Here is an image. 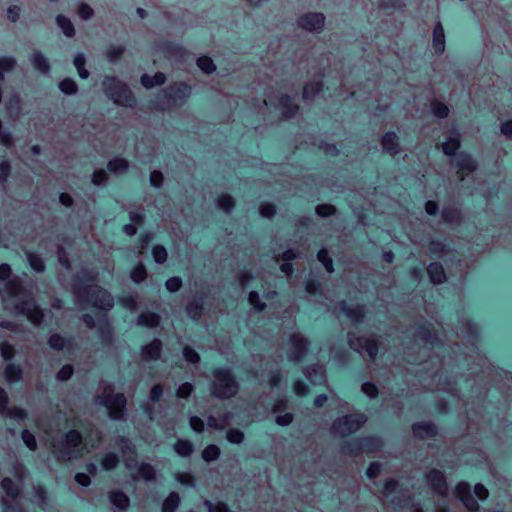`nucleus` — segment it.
<instances>
[{"label": "nucleus", "instance_id": "1", "mask_svg": "<svg viewBox=\"0 0 512 512\" xmlns=\"http://www.w3.org/2000/svg\"><path fill=\"white\" fill-rule=\"evenodd\" d=\"M2 299L4 309L10 313L16 315L24 314L34 325H39L42 322L43 313L18 285L11 283Z\"/></svg>", "mask_w": 512, "mask_h": 512}, {"label": "nucleus", "instance_id": "2", "mask_svg": "<svg viewBox=\"0 0 512 512\" xmlns=\"http://www.w3.org/2000/svg\"><path fill=\"white\" fill-rule=\"evenodd\" d=\"M192 88L185 82H175L161 89L152 100L153 107L158 111H168L181 107L190 97Z\"/></svg>", "mask_w": 512, "mask_h": 512}, {"label": "nucleus", "instance_id": "3", "mask_svg": "<svg viewBox=\"0 0 512 512\" xmlns=\"http://www.w3.org/2000/svg\"><path fill=\"white\" fill-rule=\"evenodd\" d=\"M102 89L106 97L118 106L131 109L137 106V100L131 89L117 76H105Z\"/></svg>", "mask_w": 512, "mask_h": 512}, {"label": "nucleus", "instance_id": "4", "mask_svg": "<svg viewBox=\"0 0 512 512\" xmlns=\"http://www.w3.org/2000/svg\"><path fill=\"white\" fill-rule=\"evenodd\" d=\"M239 386L234 377L227 369H216L213 371V380L210 383L211 394L218 399H229L234 397Z\"/></svg>", "mask_w": 512, "mask_h": 512}, {"label": "nucleus", "instance_id": "5", "mask_svg": "<svg viewBox=\"0 0 512 512\" xmlns=\"http://www.w3.org/2000/svg\"><path fill=\"white\" fill-rule=\"evenodd\" d=\"M365 422L363 414L338 417L331 426V433L336 437H346L358 431Z\"/></svg>", "mask_w": 512, "mask_h": 512}, {"label": "nucleus", "instance_id": "6", "mask_svg": "<svg viewBox=\"0 0 512 512\" xmlns=\"http://www.w3.org/2000/svg\"><path fill=\"white\" fill-rule=\"evenodd\" d=\"M96 402L107 408L111 419L119 420L123 418L126 407V398L123 394L112 395L107 393L99 396Z\"/></svg>", "mask_w": 512, "mask_h": 512}, {"label": "nucleus", "instance_id": "7", "mask_svg": "<svg viewBox=\"0 0 512 512\" xmlns=\"http://www.w3.org/2000/svg\"><path fill=\"white\" fill-rule=\"evenodd\" d=\"M297 25L308 32L319 33L325 25V16L318 12L305 13L297 19Z\"/></svg>", "mask_w": 512, "mask_h": 512}, {"label": "nucleus", "instance_id": "8", "mask_svg": "<svg viewBox=\"0 0 512 512\" xmlns=\"http://www.w3.org/2000/svg\"><path fill=\"white\" fill-rule=\"evenodd\" d=\"M454 496L471 512H478L480 504L470 492V485L465 481L459 482L454 488Z\"/></svg>", "mask_w": 512, "mask_h": 512}, {"label": "nucleus", "instance_id": "9", "mask_svg": "<svg viewBox=\"0 0 512 512\" xmlns=\"http://www.w3.org/2000/svg\"><path fill=\"white\" fill-rule=\"evenodd\" d=\"M125 466L131 471V475L134 479L142 478L146 481L155 479L156 473L153 466L150 464H138L135 458H128L125 459Z\"/></svg>", "mask_w": 512, "mask_h": 512}, {"label": "nucleus", "instance_id": "10", "mask_svg": "<svg viewBox=\"0 0 512 512\" xmlns=\"http://www.w3.org/2000/svg\"><path fill=\"white\" fill-rule=\"evenodd\" d=\"M88 303L100 309H109L113 306V299L108 292L99 287H89L86 291Z\"/></svg>", "mask_w": 512, "mask_h": 512}, {"label": "nucleus", "instance_id": "11", "mask_svg": "<svg viewBox=\"0 0 512 512\" xmlns=\"http://www.w3.org/2000/svg\"><path fill=\"white\" fill-rule=\"evenodd\" d=\"M349 344L352 348L359 352L361 349H364L371 360H374L377 355L378 345L374 339L350 336Z\"/></svg>", "mask_w": 512, "mask_h": 512}, {"label": "nucleus", "instance_id": "12", "mask_svg": "<svg viewBox=\"0 0 512 512\" xmlns=\"http://www.w3.org/2000/svg\"><path fill=\"white\" fill-rule=\"evenodd\" d=\"M426 480L432 489L438 495L445 496L448 492V486L443 473L439 470L433 469L426 474Z\"/></svg>", "mask_w": 512, "mask_h": 512}, {"label": "nucleus", "instance_id": "13", "mask_svg": "<svg viewBox=\"0 0 512 512\" xmlns=\"http://www.w3.org/2000/svg\"><path fill=\"white\" fill-rule=\"evenodd\" d=\"M380 144L384 153L390 156H396L400 153L399 137L394 131L386 132L380 140Z\"/></svg>", "mask_w": 512, "mask_h": 512}, {"label": "nucleus", "instance_id": "14", "mask_svg": "<svg viewBox=\"0 0 512 512\" xmlns=\"http://www.w3.org/2000/svg\"><path fill=\"white\" fill-rule=\"evenodd\" d=\"M455 166L459 171L473 173L478 169V162L470 153L461 151L455 158Z\"/></svg>", "mask_w": 512, "mask_h": 512}, {"label": "nucleus", "instance_id": "15", "mask_svg": "<svg viewBox=\"0 0 512 512\" xmlns=\"http://www.w3.org/2000/svg\"><path fill=\"white\" fill-rule=\"evenodd\" d=\"M461 147V138L458 130L453 129L448 139L442 143L441 149L446 156L457 157L458 150Z\"/></svg>", "mask_w": 512, "mask_h": 512}, {"label": "nucleus", "instance_id": "16", "mask_svg": "<svg viewBox=\"0 0 512 512\" xmlns=\"http://www.w3.org/2000/svg\"><path fill=\"white\" fill-rule=\"evenodd\" d=\"M162 343L158 339H154L151 343L141 348L140 356L145 362L156 361L160 359Z\"/></svg>", "mask_w": 512, "mask_h": 512}, {"label": "nucleus", "instance_id": "17", "mask_svg": "<svg viewBox=\"0 0 512 512\" xmlns=\"http://www.w3.org/2000/svg\"><path fill=\"white\" fill-rule=\"evenodd\" d=\"M432 47L435 54L441 55L445 51V32L440 20L435 22L432 32Z\"/></svg>", "mask_w": 512, "mask_h": 512}, {"label": "nucleus", "instance_id": "18", "mask_svg": "<svg viewBox=\"0 0 512 512\" xmlns=\"http://www.w3.org/2000/svg\"><path fill=\"white\" fill-rule=\"evenodd\" d=\"M279 104L282 108V117L286 120L294 118L299 110V106L295 103V97L288 94L281 95Z\"/></svg>", "mask_w": 512, "mask_h": 512}, {"label": "nucleus", "instance_id": "19", "mask_svg": "<svg viewBox=\"0 0 512 512\" xmlns=\"http://www.w3.org/2000/svg\"><path fill=\"white\" fill-rule=\"evenodd\" d=\"M413 434L419 439H430L436 436L437 430L431 423H418L413 425Z\"/></svg>", "mask_w": 512, "mask_h": 512}, {"label": "nucleus", "instance_id": "20", "mask_svg": "<svg viewBox=\"0 0 512 512\" xmlns=\"http://www.w3.org/2000/svg\"><path fill=\"white\" fill-rule=\"evenodd\" d=\"M166 79V75L163 72H156L153 76L145 73L141 75L140 83L146 89H152L155 86L163 85Z\"/></svg>", "mask_w": 512, "mask_h": 512}, {"label": "nucleus", "instance_id": "21", "mask_svg": "<svg viewBox=\"0 0 512 512\" xmlns=\"http://www.w3.org/2000/svg\"><path fill=\"white\" fill-rule=\"evenodd\" d=\"M107 170L113 174H124L128 171L130 163L127 159L122 157H114L108 161Z\"/></svg>", "mask_w": 512, "mask_h": 512}, {"label": "nucleus", "instance_id": "22", "mask_svg": "<svg viewBox=\"0 0 512 512\" xmlns=\"http://www.w3.org/2000/svg\"><path fill=\"white\" fill-rule=\"evenodd\" d=\"M31 64L35 70L42 74H49L51 70L48 59L40 51H35L32 54Z\"/></svg>", "mask_w": 512, "mask_h": 512}, {"label": "nucleus", "instance_id": "23", "mask_svg": "<svg viewBox=\"0 0 512 512\" xmlns=\"http://www.w3.org/2000/svg\"><path fill=\"white\" fill-rule=\"evenodd\" d=\"M441 217L446 224H460L462 222V212L456 207H444L441 211Z\"/></svg>", "mask_w": 512, "mask_h": 512}, {"label": "nucleus", "instance_id": "24", "mask_svg": "<svg viewBox=\"0 0 512 512\" xmlns=\"http://www.w3.org/2000/svg\"><path fill=\"white\" fill-rule=\"evenodd\" d=\"M306 341L300 335H293L290 338V350L295 359H299L300 356L306 351Z\"/></svg>", "mask_w": 512, "mask_h": 512}, {"label": "nucleus", "instance_id": "25", "mask_svg": "<svg viewBox=\"0 0 512 512\" xmlns=\"http://www.w3.org/2000/svg\"><path fill=\"white\" fill-rule=\"evenodd\" d=\"M21 97L17 93H12L6 102V110L13 118H18L21 113Z\"/></svg>", "mask_w": 512, "mask_h": 512}, {"label": "nucleus", "instance_id": "26", "mask_svg": "<svg viewBox=\"0 0 512 512\" xmlns=\"http://www.w3.org/2000/svg\"><path fill=\"white\" fill-rule=\"evenodd\" d=\"M427 271L431 282L434 284H441L446 280L445 271L439 263H431Z\"/></svg>", "mask_w": 512, "mask_h": 512}, {"label": "nucleus", "instance_id": "27", "mask_svg": "<svg viewBox=\"0 0 512 512\" xmlns=\"http://www.w3.org/2000/svg\"><path fill=\"white\" fill-rule=\"evenodd\" d=\"M56 24L66 37L72 38L75 36L74 25L68 17L62 14L57 15Z\"/></svg>", "mask_w": 512, "mask_h": 512}, {"label": "nucleus", "instance_id": "28", "mask_svg": "<svg viewBox=\"0 0 512 512\" xmlns=\"http://www.w3.org/2000/svg\"><path fill=\"white\" fill-rule=\"evenodd\" d=\"M323 89V82L321 80L311 81L303 88V99L310 100L318 95Z\"/></svg>", "mask_w": 512, "mask_h": 512}, {"label": "nucleus", "instance_id": "29", "mask_svg": "<svg viewBox=\"0 0 512 512\" xmlns=\"http://www.w3.org/2000/svg\"><path fill=\"white\" fill-rule=\"evenodd\" d=\"M430 109L433 116L439 119L447 118L450 113L449 107L437 99H433L430 102Z\"/></svg>", "mask_w": 512, "mask_h": 512}, {"label": "nucleus", "instance_id": "30", "mask_svg": "<svg viewBox=\"0 0 512 512\" xmlns=\"http://www.w3.org/2000/svg\"><path fill=\"white\" fill-rule=\"evenodd\" d=\"M216 204L218 208L229 214L235 207V200L229 194H222L217 198Z\"/></svg>", "mask_w": 512, "mask_h": 512}, {"label": "nucleus", "instance_id": "31", "mask_svg": "<svg viewBox=\"0 0 512 512\" xmlns=\"http://www.w3.org/2000/svg\"><path fill=\"white\" fill-rule=\"evenodd\" d=\"M86 57L83 53H77L74 56L73 64L77 69L78 75L81 79H87L90 75L89 71L85 68Z\"/></svg>", "mask_w": 512, "mask_h": 512}, {"label": "nucleus", "instance_id": "32", "mask_svg": "<svg viewBox=\"0 0 512 512\" xmlns=\"http://www.w3.org/2000/svg\"><path fill=\"white\" fill-rule=\"evenodd\" d=\"M160 322V318L155 313H143L138 317L137 324L140 326H145L149 328H153L158 326Z\"/></svg>", "mask_w": 512, "mask_h": 512}, {"label": "nucleus", "instance_id": "33", "mask_svg": "<svg viewBox=\"0 0 512 512\" xmlns=\"http://www.w3.org/2000/svg\"><path fill=\"white\" fill-rule=\"evenodd\" d=\"M124 52H125V47L123 45H119V46L110 45V46H108L105 55H106L108 62L111 64H114L122 57Z\"/></svg>", "mask_w": 512, "mask_h": 512}, {"label": "nucleus", "instance_id": "34", "mask_svg": "<svg viewBox=\"0 0 512 512\" xmlns=\"http://www.w3.org/2000/svg\"><path fill=\"white\" fill-rule=\"evenodd\" d=\"M174 450L181 457H189L194 448L190 441L179 439L174 445Z\"/></svg>", "mask_w": 512, "mask_h": 512}, {"label": "nucleus", "instance_id": "35", "mask_svg": "<svg viewBox=\"0 0 512 512\" xmlns=\"http://www.w3.org/2000/svg\"><path fill=\"white\" fill-rule=\"evenodd\" d=\"M59 90L65 95H74L78 91V85L72 78H65L58 84Z\"/></svg>", "mask_w": 512, "mask_h": 512}, {"label": "nucleus", "instance_id": "36", "mask_svg": "<svg viewBox=\"0 0 512 512\" xmlns=\"http://www.w3.org/2000/svg\"><path fill=\"white\" fill-rule=\"evenodd\" d=\"M180 504V497L177 493L172 492L169 496L164 500L162 505L163 512H175Z\"/></svg>", "mask_w": 512, "mask_h": 512}, {"label": "nucleus", "instance_id": "37", "mask_svg": "<svg viewBox=\"0 0 512 512\" xmlns=\"http://www.w3.org/2000/svg\"><path fill=\"white\" fill-rule=\"evenodd\" d=\"M1 487L12 499L17 498L20 495L19 487L10 478H4L1 482Z\"/></svg>", "mask_w": 512, "mask_h": 512}, {"label": "nucleus", "instance_id": "38", "mask_svg": "<svg viewBox=\"0 0 512 512\" xmlns=\"http://www.w3.org/2000/svg\"><path fill=\"white\" fill-rule=\"evenodd\" d=\"M110 500L116 508L121 510L129 506V498L122 492L111 493Z\"/></svg>", "mask_w": 512, "mask_h": 512}, {"label": "nucleus", "instance_id": "39", "mask_svg": "<svg viewBox=\"0 0 512 512\" xmlns=\"http://www.w3.org/2000/svg\"><path fill=\"white\" fill-rule=\"evenodd\" d=\"M197 66L202 72L209 75L216 70V65L213 60L208 56H201L197 59Z\"/></svg>", "mask_w": 512, "mask_h": 512}, {"label": "nucleus", "instance_id": "40", "mask_svg": "<svg viewBox=\"0 0 512 512\" xmlns=\"http://www.w3.org/2000/svg\"><path fill=\"white\" fill-rule=\"evenodd\" d=\"M336 207L329 203L318 204L315 207V213L321 218H327L336 214Z\"/></svg>", "mask_w": 512, "mask_h": 512}, {"label": "nucleus", "instance_id": "41", "mask_svg": "<svg viewBox=\"0 0 512 512\" xmlns=\"http://www.w3.org/2000/svg\"><path fill=\"white\" fill-rule=\"evenodd\" d=\"M5 376L9 382H17L22 377V370L19 366L14 364L7 365L5 369Z\"/></svg>", "mask_w": 512, "mask_h": 512}, {"label": "nucleus", "instance_id": "42", "mask_svg": "<svg viewBox=\"0 0 512 512\" xmlns=\"http://www.w3.org/2000/svg\"><path fill=\"white\" fill-rule=\"evenodd\" d=\"M80 442L81 435L77 431L71 430L65 436L64 449L68 450L70 448L77 447L80 444Z\"/></svg>", "mask_w": 512, "mask_h": 512}, {"label": "nucleus", "instance_id": "43", "mask_svg": "<svg viewBox=\"0 0 512 512\" xmlns=\"http://www.w3.org/2000/svg\"><path fill=\"white\" fill-rule=\"evenodd\" d=\"M226 439L229 443L231 444H242L244 442V439H245V435H244V432L241 431L240 429H229L227 432H226Z\"/></svg>", "mask_w": 512, "mask_h": 512}, {"label": "nucleus", "instance_id": "44", "mask_svg": "<svg viewBox=\"0 0 512 512\" xmlns=\"http://www.w3.org/2000/svg\"><path fill=\"white\" fill-rule=\"evenodd\" d=\"M107 179H108V176L104 169H98V170L94 171L91 176L92 184L97 187H106Z\"/></svg>", "mask_w": 512, "mask_h": 512}, {"label": "nucleus", "instance_id": "45", "mask_svg": "<svg viewBox=\"0 0 512 512\" xmlns=\"http://www.w3.org/2000/svg\"><path fill=\"white\" fill-rule=\"evenodd\" d=\"M220 456V449L216 445H208L202 452V458L206 462L215 461Z\"/></svg>", "mask_w": 512, "mask_h": 512}, {"label": "nucleus", "instance_id": "46", "mask_svg": "<svg viewBox=\"0 0 512 512\" xmlns=\"http://www.w3.org/2000/svg\"><path fill=\"white\" fill-rule=\"evenodd\" d=\"M118 446L121 449L122 454L124 456H127L126 459L135 458L134 457V455H135L134 447L132 446L131 442L128 439L120 438L118 440Z\"/></svg>", "mask_w": 512, "mask_h": 512}, {"label": "nucleus", "instance_id": "47", "mask_svg": "<svg viewBox=\"0 0 512 512\" xmlns=\"http://www.w3.org/2000/svg\"><path fill=\"white\" fill-rule=\"evenodd\" d=\"M3 415H6L12 419L24 420L28 417V413L25 409L20 407L8 408Z\"/></svg>", "mask_w": 512, "mask_h": 512}, {"label": "nucleus", "instance_id": "48", "mask_svg": "<svg viewBox=\"0 0 512 512\" xmlns=\"http://www.w3.org/2000/svg\"><path fill=\"white\" fill-rule=\"evenodd\" d=\"M17 65L16 59L12 56L0 57V71L6 73L12 71Z\"/></svg>", "mask_w": 512, "mask_h": 512}, {"label": "nucleus", "instance_id": "49", "mask_svg": "<svg viewBox=\"0 0 512 512\" xmlns=\"http://www.w3.org/2000/svg\"><path fill=\"white\" fill-rule=\"evenodd\" d=\"M118 457L114 453H107L104 455L101 465L105 470H112L118 464Z\"/></svg>", "mask_w": 512, "mask_h": 512}, {"label": "nucleus", "instance_id": "50", "mask_svg": "<svg viewBox=\"0 0 512 512\" xmlns=\"http://www.w3.org/2000/svg\"><path fill=\"white\" fill-rule=\"evenodd\" d=\"M259 213L262 217L271 219L276 214V206L273 203H262L259 207Z\"/></svg>", "mask_w": 512, "mask_h": 512}, {"label": "nucleus", "instance_id": "51", "mask_svg": "<svg viewBox=\"0 0 512 512\" xmlns=\"http://www.w3.org/2000/svg\"><path fill=\"white\" fill-rule=\"evenodd\" d=\"M21 438L24 444L32 451L36 450L37 442L35 436L28 430H23L21 433Z\"/></svg>", "mask_w": 512, "mask_h": 512}, {"label": "nucleus", "instance_id": "52", "mask_svg": "<svg viewBox=\"0 0 512 512\" xmlns=\"http://www.w3.org/2000/svg\"><path fill=\"white\" fill-rule=\"evenodd\" d=\"M154 239V234L152 232H144L143 234H141V236L139 237V248H140V253H143L145 250H147L150 246V243L152 242V240Z\"/></svg>", "mask_w": 512, "mask_h": 512}, {"label": "nucleus", "instance_id": "53", "mask_svg": "<svg viewBox=\"0 0 512 512\" xmlns=\"http://www.w3.org/2000/svg\"><path fill=\"white\" fill-rule=\"evenodd\" d=\"M11 174V165L8 161L0 162V184L4 185L7 183L8 178Z\"/></svg>", "mask_w": 512, "mask_h": 512}, {"label": "nucleus", "instance_id": "54", "mask_svg": "<svg viewBox=\"0 0 512 512\" xmlns=\"http://www.w3.org/2000/svg\"><path fill=\"white\" fill-rule=\"evenodd\" d=\"M175 479L182 485L194 486L193 476L188 472H177L175 473Z\"/></svg>", "mask_w": 512, "mask_h": 512}, {"label": "nucleus", "instance_id": "55", "mask_svg": "<svg viewBox=\"0 0 512 512\" xmlns=\"http://www.w3.org/2000/svg\"><path fill=\"white\" fill-rule=\"evenodd\" d=\"M342 310L345 312V314L354 322H359L362 320L364 314L362 309H352V308H346L345 306L342 307Z\"/></svg>", "mask_w": 512, "mask_h": 512}, {"label": "nucleus", "instance_id": "56", "mask_svg": "<svg viewBox=\"0 0 512 512\" xmlns=\"http://www.w3.org/2000/svg\"><path fill=\"white\" fill-rule=\"evenodd\" d=\"M129 219L133 224L142 225L145 222V213L143 210L129 211Z\"/></svg>", "mask_w": 512, "mask_h": 512}, {"label": "nucleus", "instance_id": "57", "mask_svg": "<svg viewBox=\"0 0 512 512\" xmlns=\"http://www.w3.org/2000/svg\"><path fill=\"white\" fill-rule=\"evenodd\" d=\"M473 493L480 501H485L489 497L488 489L481 483H477L474 486Z\"/></svg>", "mask_w": 512, "mask_h": 512}, {"label": "nucleus", "instance_id": "58", "mask_svg": "<svg viewBox=\"0 0 512 512\" xmlns=\"http://www.w3.org/2000/svg\"><path fill=\"white\" fill-rule=\"evenodd\" d=\"M193 392V385L191 383H183L176 390V396L178 398H188Z\"/></svg>", "mask_w": 512, "mask_h": 512}, {"label": "nucleus", "instance_id": "59", "mask_svg": "<svg viewBox=\"0 0 512 512\" xmlns=\"http://www.w3.org/2000/svg\"><path fill=\"white\" fill-rule=\"evenodd\" d=\"M183 356L185 358L186 361L190 362V363H198L200 361V356L199 354L192 348L186 346L184 347L183 349Z\"/></svg>", "mask_w": 512, "mask_h": 512}, {"label": "nucleus", "instance_id": "60", "mask_svg": "<svg viewBox=\"0 0 512 512\" xmlns=\"http://www.w3.org/2000/svg\"><path fill=\"white\" fill-rule=\"evenodd\" d=\"M163 395V387L160 384H154L149 393V400L153 403L159 402Z\"/></svg>", "mask_w": 512, "mask_h": 512}, {"label": "nucleus", "instance_id": "61", "mask_svg": "<svg viewBox=\"0 0 512 512\" xmlns=\"http://www.w3.org/2000/svg\"><path fill=\"white\" fill-rule=\"evenodd\" d=\"M78 14L81 19L87 21L94 15V11L88 4L81 3L78 8Z\"/></svg>", "mask_w": 512, "mask_h": 512}, {"label": "nucleus", "instance_id": "62", "mask_svg": "<svg viewBox=\"0 0 512 512\" xmlns=\"http://www.w3.org/2000/svg\"><path fill=\"white\" fill-rule=\"evenodd\" d=\"M207 425L209 428H212L214 430H224L226 428L225 426V423L223 421H221V418H216L215 416L213 415H210L208 418H207Z\"/></svg>", "mask_w": 512, "mask_h": 512}, {"label": "nucleus", "instance_id": "63", "mask_svg": "<svg viewBox=\"0 0 512 512\" xmlns=\"http://www.w3.org/2000/svg\"><path fill=\"white\" fill-rule=\"evenodd\" d=\"M146 278V270L143 266H136L131 272V279L135 283H139Z\"/></svg>", "mask_w": 512, "mask_h": 512}, {"label": "nucleus", "instance_id": "64", "mask_svg": "<svg viewBox=\"0 0 512 512\" xmlns=\"http://www.w3.org/2000/svg\"><path fill=\"white\" fill-rule=\"evenodd\" d=\"M204 505L207 507L208 512H227L228 507L223 503L213 504L211 501L206 500Z\"/></svg>", "mask_w": 512, "mask_h": 512}]
</instances>
